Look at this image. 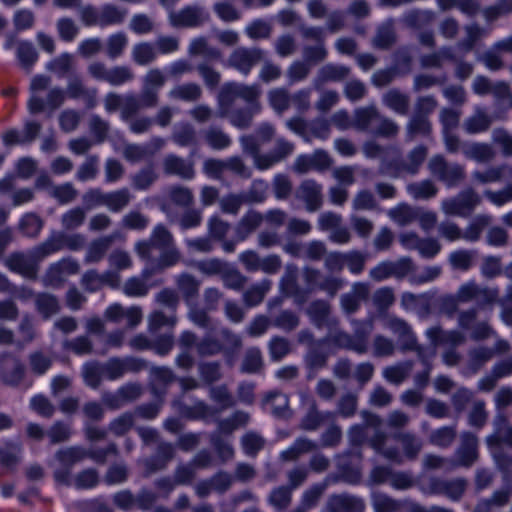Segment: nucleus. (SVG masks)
I'll return each instance as SVG.
<instances>
[{"mask_svg": "<svg viewBox=\"0 0 512 512\" xmlns=\"http://www.w3.org/2000/svg\"><path fill=\"white\" fill-rule=\"evenodd\" d=\"M116 453L115 445H110L107 451L104 450H86L80 446H69L59 449L51 462L54 478L62 484H69L73 466L89 457L96 462H104L107 453Z\"/></svg>", "mask_w": 512, "mask_h": 512, "instance_id": "nucleus-1", "label": "nucleus"}, {"mask_svg": "<svg viewBox=\"0 0 512 512\" xmlns=\"http://www.w3.org/2000/svg\"><path fill=\"white\" fill-rule=\"evenodd\" d=\"M240 142L243 151L252 156L254 166L261 171L272 168L294 151V144L282 137L277 138L274 149L266 154L260 153L259 145L253 136H243Z\"/></svg>", "mask_w": 512, "mask_h": 512, "instance_id": "nucleus-2", "label": "nucleus"}, {"mask_svg": "<svg viewBox=\"0 0 512 512\" xmlns=\"http://www.w3.org/2000/svg\"><path fill=\"white\" fill-rule=\"evenodd\" d=\"M362 416L365 422V427L360 425L353 426L349 431L350 442L355 445L362 443L366 435L365 428H373L375 430V435L370 440L372 448L387 459L400 463L401 456L397 449L384 447L386 435L378 431L382 423L381 419L378 416L368 412H363Z\"/></svg>", "mask_w": 512, "mask_h": 512, "instance_id": "nucleus-3", "label": "nucleus"}, {"mask_svg": "<svg viewBox=\"0 0 512 512\" xmlns=\"http://www.w3.org/2000/svg\"><path fill=\"white\" fill-rule=\"evenodd\" d=\"M260 94V87L256 84L226 83L218 96L221 116L228 115L231 105L237 98H241L248 103L250 105L249 108L254 109V112H259L261 110V105L258 101Z\"/></svg>", "mask_w": 512, "mask_h": 512, "instance_id": "nucleus-4", "label": "nucleus"}, {"mask_svg": "<svg viewBox=\"0 0 512 512\" xmlns=\"http://www.w3.org/2000/svg\"><path fill=\"white\" fill-rule=\"evenodd\" d=\"M481 203V197L472 188L461 191L457 196L443 199L440 209L446 216L468 217Z\"/></svg>", "mask_w": 512, "mask_h": 512, "instance_id": "nucleus-5", "label": "nucleus"}, {"mask_svg": "<svg viewBox=\"0 0 512 512\" xmlns=\"http://www.w3.org/2000/svg\"><path fill=\"white\" fill-rule=\"evenodd\" d=\"M426 336L432 344V348H420L418 355L425 365L436 354L438 345L458 346L465 342V334L458 330L443 331L440 327L434 326L426 330Z\"/></svg>", "mask_w": 512, "mask_h": 512, "instance_id": "nucleus-6", "label": "nucleus"}, {"mask_svg": "<svg viewBox=\"0 0 512 512\" xmlns=\"http://www.w3.org/2000/svg\"><path fill=\"white\" fill-rule=\"evenodd\" d=\"M428 168L430 173L448 188L457 186L465 177V170L462 165L450 164L441 155L432 157L429 160Z\"/></svg>", "mask_w": 512, "mask_h": 512, "instance_id": "nucleus-7", "label": "nucleus"}, {"mask_svg": "<svg viewBox=\"0 0 512 512\" xmlns=\"http://www.w3.org/2000/svg\"><path fill=\"white\" fill-rule=\"evenodd\" d=\"M426 155L427 151L424 147H416L409 154L407 163L401 165L397 162H387L383 160L379 171L382 175L389 176L391 178H399L403 173L414 175L418 172L419 167L426 158Z\"/></svg>", "mask_w": 512, "mask_h": 512, "instance_id": "nucleus-8", "label": "nucleus"}, {"mask_svg": "<svg viewBox=\"0 0 512 512\" xmlns=\"http://www.w3.org/2000/svg\"><path fill=\"white\" fill-rule=\"evenodd\" d=\"M460 303L477 301L479 304H489L496 301L498 290L494 288L481 287L474 281L463 283L456 292Z\"/></svg>", "mask_w": 512, "mask_h": 512, "instance_id": "nucleus-9", "label": "nucleus"}, {"mask_svg": "<svg viewBox=\"0 0 512 512\" xmlns=\"http://www.w3.org/2000/svg\"><path fill=\"white\" fill-rule=\"evenodd\" d=\"M265 57V51L260 48L248 49L240 47L235 49L228 59L229 66L247 75L252 67Z\"/></svg>", "mask_w": 512, "mask_h": 512, "instance_id": "nucleus-10", "label": "nucleus"}, {"mask_svg": "<svg viewBox=\"0 0 512 512\" xmlns=\"http://www.w3.org/2000/svg\"><path fill=\"white\" fill-rule=\"evenodd\" d=\"M172 243V235L162 225L154 228L150 241H141L136 243L135 250L142 259H149L154 249L164 250L169 248Z\"/></svg>", "mask_w": 512, "mask_h": 512, "instance_id": "nucleus-11", "label": "nucleus"}, {"mask_svg": "<svg viewBox=\"0 0 512 512\" xmlns=\"http://www.w3.org/2000/svg\"><path fill=\"white\" fill-rule=\"evenodd\" d=\"M80 266L73 258H63L48 268L45 275V283L49 286H60L67 277L79 272Z\"/></svg>", "mask_w": 512, "mask_h": 512, "instance_id": "nucleus-12", "label": "nucleus"}, {"mask_svg": "<svg viewBox=\"0 0 512 512\" xmlns=\"http://www.w3.org/2000/svg\"><path fill=\"white\" fill-rule=\"evenodd\" d=\"M372 330V324L369 323L364 334L352 337L345 332H330L327 341L340 347L353 350L359 354L367 352V335Z\"/></svg>", "mask_w": 512, "mask_h": 512, "instance_id": "nucleus-13", "label": "nucleus"}, {"mask_svg": "<svg viewBox=\"0 0 512 512\" xmlns=\"http://www.w3.org/2000/svg\"><path fill=\"white\" fill-rule=\"evenodd\" d=\"M81 284L90 292L97 291L104 285L115 288L120 284V275L115 271L98 273L96 270H89L83 274Z\"/></svg>", "mask_w": 512, "mask_h": 512, "instance_id": "nucleus-14", "label": "nucleus"}, {"mask_svg": "<svg viewBox=\"0 0 512 512\" xmlns=\"http://www.w3.org/2000/svg\"><path fill=\"white\" fill-rule=\"evenodd\" d=\"M158 410L159 409L157 406L150 405L147 407L139 408L135 414H130V413L123 414V415L119 416L118 418L114 419L110 423V426H109L110 431L118 436L123 435L126 432H128L134 425L136 415H140L141 417L151 419V418H154L158 414Z\"/></svg>", "mask_w": 512, "mask_h": 512, "instance_id": "nucleus-15", "label": "nucleus"}, {"mask_svg": "<svg viewBox=\"0 0 512 512\" xmlns=\"http://www.w3.org/2000/svg\"><path fill=\"white\" fill-rule=\"evenodd\" d=\"M154 274V269L145 267L140 276L130 277L123 285V293L129 297H144L149 292L150 288L157 285L156 283H149L151 276Z\"/></svg>", "mask_w": 512, "mask_h": 512, "instance_id": "nucleus-16", "label": "nucleus"}, {"mask_svg": "<svg viewBox=\"0 0 512 512\" xmlns=\"http://www.w3.org/2000/svg\"><path fill=\"white\" fill-rule=\"evenodd\" d=\"M477 312L475 309L463 311L458 316V325L464 330L471 331L473 339H484L492 334V329L486 322L476 323Z\"/></svg>", "mask_w": 512, "mask_h": 512, "instance_id": "nucleus-17", "label": "nucleus"}, {"mask_svg": "<svg viewBox=\"0 0 512 512\" xmlns=\"http://www.w3.org/2000/svg\"><path fill=\"white\" fill-rule=\"evenodd\" d=\"M203 10L196 6H187L178 12L169 13V21L174 27H195L204 21Z\"/></svg>", "mask_w": 512, "mask_h": 512, "instance_id": "nucleus-18", "label": "nucleus"}, {"mask_svg": "<svg viewBox=\"0 0 512 512\" xmlns=\"http://www.w3.org/2000/svg\"><path fill=\"white\" fill-rule=\"evenodd\" d=\"M50 84V78L44 75H36L30 82V97L28 100V111L31 114H37L45 110V102L41 97V92L44 91Z\"/></svg>", "mask_w": 512, "mask_h": 512, "instance_id": "nucleus-19", "label": "nucleus"}, {"mask_svg": "<svg viewBox=\"0 0 512 512\" xmlns=\"http://www.w3.org/2000/svg\"><path fill=\"white\" fill-rule=\"evenodd\" d=\"M297 196L305 203L309 212H314L322 206V187L313 180L304 181L297 192Z\"/></svg>", "mask_w": 512, "mask_h": 512, "instance_id": "nucleus-20", "label": "nucleus"}, {"mask_svg": "<svg viewBox=\"0 0 512 512\" xmlns=\"http://www.w3.org/2000/svg\"><path fill=\"white\" fill-rule=\"evenodd\" d=\"M369 290V285L366 283H354L351 291L341 297V307L343 311L349 314L356 312L360 307L361 301L367 299Z\"/></svg>", "mask_w": 512, "mask_h": 512, "instance_id": "nucleus-21", "label": "nucleus"}, {"mask_svg": "<svg viewBox=\"0 0 512 512\" xmlns=\"http://www.w3.org/2000/svg\"><path fill=\"white\" fill-rule=\"evenodd\" d=\"M328 508L331 512H363L365 504L356 496L342 494L331 496L328 500Z\"/></svg>", "mask_w": 512, "mask_h": 512, "instance_id": "nucleus-22", "label": "nucleus"}, {"mask_svg": "<svg viewBox=\"0 0 512 512\" xmlns=\"http://www.w3.org/2000/svg\"><path fill=\"white\" fill-rule=\"evenodd\" d=\"M477 459V439L469 433L462 435V444L455 454V463L459 466H470Z\"/></svg>", "mask_w": 512, "mask_h": 512, "instance_id": "nucleus-23", "label": "nucleus"}, {"mask_svg": "<svg viewBox=\"0 0 512 512\" xmlns=\"http://www.w3.org/2000/svg\"><path fill=\"white\" fill-rule=\"evenodd\" d=\"M117 237L118 235L114 233L92 241L85 254V263L90 264L101 261Z\"/></svg>", "mask_w": 512, "mask_h": 512, "instance_id": "nucleus-24", "label": "nucleus"}, {"mask_svg": "<svg viewBox=\"0 0 512 512\" xmlns=\"http://www.w3.org/2000/svg\"><path fill=\"white\" fill-rule=\"evenodd\" d=\"M138 369V363L133 358H112L104 366L103 371L110 380L122 377L129 371Z\"/></svg>", "mask_w": 512, "mask_h": 512, "instance_id": "nucleus-25", "label": "nucleus"}, {"mask_svg": "<svg viewBox=\"0 0 512 512\" xmlns=\"http://www.w3.org/2000/svg\"><path fill=\"white\" fill-rule=\"evenodd\" d=\"M164 172L177 175L184 179H191L194 176L193 165L175 155H168L163 161Z\"/></svg>", "mask_w": 512, "mask_h": 512, "instance_id": "nucleus-26", "label": "nucleus"}, {"mask_svg": "<svg viewBox=\"0 0 512 512\" xmlns=\"http://www.w3.org/2000/svg\"><path fill=\"white\" fill-rule=\"evenodd\" d=\"M157 57V49L151 42L143 41L136 43L131 49L132 60L140 66H146L154 62Z\"/></svg>", "mask_w": 512, "mask_h": 512, "instance_id": "nucleus-27", "label": "nucleus"}, {"mask_svg": "<svg viewBox=\"0 0 512 512\" xmlns=\"http://www.w3.org/2000/svg\"><path fill=\"white\" fill-rule=\"evenodd\" d=\"M388 217L399 226H407L415 221L417 208L401 202L387 211Z\"/></svg>", "mask_w": 512, "mask_h": 512, "instance_id": "nucleus-28", "label": "nucleus"}, {"mask_svg": "<svg viewBox=\"0 0 512 512\" xmlns=\"http://www.w3.org/2000/svg\"><path fill=\"white\" fill-rule=\"evenodd\" d=\"M61 250H63V245L60 232L54 231L43 243L34 248L32 256L36 260H42Z\"/></svg>", "mask_w": 512, "mask_h": 512, "instance_id": "nucleus-29", "label": "nucleus"}, {"mask_svg": "<svg viewBox=\"0 0 512 512\" xmlns=\"http://www.w3.org/2000/svg\"><path fill=\"white\" fill-rule=\"evenodd\" d=\"M406 191L415 200H428L437 195L438 188L431 180L426 179L409 183Z\"/></svg>", "mask_w": 512, "mask_h": 512, "instance_id": "nucleus-30", "label": "nucleus"}, {"mask_svg": "<svg viewBox=\"0 0 512 512\" xmlns=\"http://www.w3.org/2000/svg\"><path fill=\"white\" fill-rule=\"evenodd\" d=\"M388 327L403 340L406 349H417L419 351L421 347L416 346V338L405 321L399 318H391Z\"/></svg>", "mask_w": 512, "mask_h": 512, "instance_id": "nucleus-31", "label": "nucleus"}, {"mask_svg": "<svg viewBox=\"0 0 512 512\" xmlns=\"http://www.w3.org/2000/svg\"><path fill=\"white\" fill-rule=\"evenodd\" d=\"M127 10L113 4H105L100 9V27L115 26L123 23Z\"/></svg>", "mask_w": 512, "mask_h": 512, "instance_id": "nucleus-32", "label": "nucleus"}, {"mask_svg": "<svg viewBox=\"0 0 512 512\" xmlns=\"http://www.w3.org/2000/svg\"><path fill=\"white\" fill-rule=\"evenodd\" d=\"M289 400L285 394L274 392L269 394L264 400V405L276 417H288L290 411L288 409Z\"/></svg>", "mask_w": 512, "mask_h": 512, "instance_id": "nucleus-33", "label": "nucleus"}, {"mask_svg": "<svg viewBox=\"0 0 512 512\" xmlns=\"http://www.w3.org/2000/svg\"><path fill=\"white\" fill-rule=\"evenodd\" d=\"M349 74V68L343 65L327 64L323 66L315 80V87L319 88L323 83L327 81H340L347 77Z\"/></svg>", "mask_w": 512, "mask_h": 512, "instance_id": "nucleus-34", "label": "nucleus"}, {"mask_svg": "<svg viewBox=\"0 0 512 512\" xmlns=\"http://www.w3.org/2000/svg\"><path fill=\"white\" fill-rule=\"evenodd\" d=\"M329 311L328 303L325 301H315L310 305L307 313L316 326L322 327L326 324L334 325L337 323L336 320L330 319Z\"/></svg>", "mask_w": 512, "mask_h": 512, "instance_id": "nucleus-35", "label": "nucleus"}, {"mask_svg": "<svg viewBox=\"0 0 512 512\" xmlns=\"http://www.w3.org/2000/svg\"><path fill=\"white\" fill-rule=\"evenodd\" d=\"M463 154L477 162H487L494 158L492 147L484 143H471L462 147Z\"/></svg>", "mask_w": 512, "mask_h": 512, "instance_id": "nucleus-36", "label": "nucleus"}, {"mask_svg": "<svg viewBox=\"0 0 512 512\" xmlns=\"http://www.w3.org/2000/svg\"><path fill=\"white\" fill-rule=\"evenodd\" d=\"M202 94L201 88L195 83H185L174 86L169 91V97L175 100L195 101L200 98Z\"/></svg>", "mask_w": 512, "mask_h": 512, "instance_id": "nucleus-37", "label": "nucleus"}, {"mask_svg": "<svg viewBox=\"0 0 512 512\" xmlns=\"http://www.w3.org/2000/svg\"><path fill=\"white\" fill-rule=\"evenodd\" d=\"M491 222V216L477 215L462 232V239L468 242H476L480 239L482 231Z\"/></svg>", "mask_w": 512, "mask_h": 512, "instance_id": "nucleus-38", "label": "nucleus"}, {"mask_svg": "<svg viewBox=\"0 0 512 512\" xmlns=\"http://www.w3.org/2000/svg\"><path fill=\"white\" fill-rule=\"evenodd\" d=\"M316 448V444L306 438L297 439L290 447L283 450L280 454L281 458L286 461H293L302 454L309 453Z\"/></svg>", "mask_w": 512, "mask_h": 512, "instance_id": "nucleus-39", "label": "nucleus"}, {"mask_svg": "<svg viewBox=\"0 0 512 512\" xmlns=\"http://www.w3.org/2000/svg\"><path fill=\"white\" fill-rule=\"evenodd\" d=\"M128 45V37L123 32L111 34L105 43L106 54L110 59H117L124 53Z\"/></svg>", "mask_w": 512, "mask_h": 512, "instance_id": "nucleus-40", "label": "nucleus"}, {"mask_svg": "<svg viewBox=\"0 0 512 512\" xmlns=\"http://www.w3.org/2000/svg\"><path fill=\"white\" fill-rule=\"evenodd\" d=\"M383 103L394 112L405 115L409 107V98L398 90H389L383 96Z\"/></svg>", "mask_w": 512, "mask_h": 512, "instance_id": "nucleus-41", "label": "nucleus"}, {"mask_svg": "<svg viewBox=\"0 0 512 512\" xmlns=\"http://www.w3.org/2000/svg\"><path fill=\"white\" fill-rule=\"evenodd\" d=\"M263 217L257 212L247 213L236 228L237 241L245 240L262 222Z\"/></svg>", "mask_w": 512, "mask_h": 512, "instance_id": "nucleus-42", "label": "nucleus"}, {"mask_svg": "<svg viewBox=\"0 0 512 512\" xmlns=\"http://www.w3.org/2000/svg\"><path fill=\"white\" fill-rule=\"evenodd\" d=\"M7 267L26 277H34L36 274L35 267L30 259L24 254H14L6 261Z\"/></svg>", "mask_w": 512, "mask_h": 512, "instance_id": "nucleus-43", "label": "nucleus"}, {"mask_svg": "<svg viewBox=\"0 0 512 512\" xmlns=\"http://www.w3.org/2000/svg\"><path fill=\"white\" fill-rule=\"evenodd\" d=\"M131 200V194L128 189L123 188L107 193L105 207L111 212H120Z\"/></svg>", "mask_w": 512, "mask_h": 512, "instance_id": "nucleus-44", "label": "nucleus"}, {"mask_svg": "<svg viewBox=\"0 0 512 512\" xmlns=\"http://www.w3.org/2000/svg\"><path fill=\"white\" fill-rule=\"evenodd\" d=\"M491 125V119L480 109L463 123L465 131L469 134H477L486 131Z\"/></svg>", "mask_w": 512, "mask_h": 512, "instance_id": "nucleus-45", "label": "nucleus"}, {"mask_svg": "<svg viewBox=\"0 0 512 512\" xmlns=\"http://www.w3.org/2000/svg\"><path fill=\"white\" fill-rule=\"evenodd\" d=\"M327 488L326 483L315 484L308 489H306L301 496V503L299 508L304 509L305 512L314 508L324 491Z\"/></svg>", "mask_w": 512, "mask_h": 512, "instance_id": "nucleus-46", "label": "nucleus"}, {"mask_svg": "<svg viewBox=\"0 0 512 512\" xmlns=\"http://www.w3.org/2000/svg\"><path fill=\"white\" fill-rule=\"evenodd\" d=\"M508 171L510 170L506 166L491 167L484 172L474 171L472 178L475 182L480 184L494 183L506 177Z\"/></svg>", "mask_w": 512, "mask_h": 512, "instance_id": "nucleus-47", "label": "nucleus"}, {"mask_svg": "<svg viewBox=\"0 0 512 512\" xmlns=\"http://www.w3.org/2000/svg\"><path fill=\"white\" fill-rule=\"evenodd\" d=\"M411 370L412 365L410 363H401L384 368L382 375L388 382L399 385L408 377Z\"/></svg>", "mask_w": 512, "mask_h": 512, "instance_id": "nucleus-48", "label": "nucleus"}, {"mask_svg": "<svg viewBox=\"0 0 512 512\" xmlns=\"http://www.w3.org/2000/svg\"><path fill=\"white\" fill-rule=\"evenodd\" d=\"M271 288V281L264 280L261 283L249 288L243 296L244 302L248 307H253L262 302L266 293Z\"/></svg>", "mask_w": 512, "mask_h": 512, "instance_id": "nucleus-49", "label": "nucleus"}, {"mask_svg": "<svg viewBox=\"0 0 512 512\" xmlns=\"http://www.w3.org/2000/svg\"><path fill=\"white\" fill-rule=\"evenodd\" d=\"M292 491L289 487H277L269 494L268 503L277 510H284L292 501Z\"/></svg>", "mask_w": 512, "mask_h": 512, "instance_id": "nucleus-50", "label": "nucleus"}, {"mask_svg": "<svg viewBox=\"0 0 512 512\" xmlns=\"http://www.w3.org/2000/svg\"><path fill=\"white\" fill-rule=\"evenodd\" d=\"M267 97L270 106L279 114L287 110L290 105V95L284 88L271 89L268 92Z\"/></svg>", "mask_w": 512, "mask_h": 512, "instance_id": "nucleus-51", "label": "nucleus"}, {"mask_svg": "<svg viewBox=\"0 0 512 512\" xmlns=\"http://www.w3.org/2000/svg\"><path fill=\"white\" fill-rule=\"evenodd\" d=\"M135 75L128 66L117 65L110 67L107 83L112 86H121L133 81Z\"/></svg>", "mask_w": 512, "mask_h": 512, "instance_id": "nucleus-52", "label": "nucleus"}, {"mask_svg": "<svg viewBox=\"0 0 512 512\" xmlns=\"http://www.w3.org/2000/svg\"><path fill=\"white\" fill-rule=\"evenodd\" d=\"M86 219V211L75 207L65 212L61 217V224L66 230H74L83 225Z\"/></svg>", "mask_w": 512, "mask_h": 512, "instance_id": "nucleus-53", "label": "nucleus"}, {"mask_svg": "<svg viewBox=\"0 0 512 512\" xmlns=\"http://www.w3.org/2000/svg\"><path fill=\"white\" fill-rule=\"evenodd\" d=\"M400 441L404 455L408 459H414L422 448V443L411 433H400L395 436Z\"/></svg>", "mask_w": 512, "mask_h": 512, "instance_id": "nucleus-54", "label": "nucleus"}, {"mask_svg": "<svg viewBox=\"0 0 512 512\" xmlns=\"http://www.w3.org/2000/svg\"><path fill=\"white\" fill-rule=\"evenodd\" d=\"M98 484V474L93 469H86L78 473L74 478L70 477L68 485L77 489H92Z\"/></svg>", "mask_w": 512, "mask_h": 512, "instance_id": "nucleus-55", "label": "nucleus"}, {"mask_svg": "<svg viewBox=\"0 0 512 512\" xmlns=\"http://www.w3.org/2000/svg\"><path fill=\"white\" fill-rule=\"evenodd\" d=\"M17 57L24 69L30 71L31 67L38 60V53L30 42H21L17 48Z\"/></svg>", "mask_w": 512, "mask_h": 512, "instance_id": "nucleus-56", "label": "nucleus"}, {"mask_svg": "<svg viewBox=\"0 0 512 512\" xmlns=\"http://www.w3.org/2000/svg\"><path fill=\"white\" fill-rule=\"evenodd\" d=\"M372 505L375 512H398L404 507L382 493H373Z\"/></svg>", "mask_w": 512, "mask_h": 512, "instance_id": "nucleus-57", "label": "nucleus"}, {"mask_svg": "<svg viewBox=\"0 0 512 512\" xmlns=\"http://www.w3.org/2000/svg\"><path fill=\"white\" fill-rule=\"evenodd\" d=\"M74 58L70 53H63L58 57L52 59L47 63V70L59 75L63 76L67 72H69L73 66Z\"/></svg>", "mask_w": 512, "mask_h": 512, "instance_id": "nucleus-58", "label": "nucleus"}, {"mask_svg": "<svg viewBox=\"0 0 512 512\" xmlns=\"http://www.w3.org/2000/svg\"><path fill=\"white\" fill-rule=\"evenodd\" d=\"M249 416L244 412H236L231 418L223 420L219 423L218 431L214 435L220 437L221 434H230L238 427L248 422Z\"/></svg>", "mask_w": 512, "mask_h": 512, "instance_id": "nucleus-59", "label": "nucleus"}, {"mask_svg": "<svg viewBox=\"0 0 512 512\" xmlns=\"http://www.w3.org/2000/svg\"><path fill=\"white\" fill-rule=\"evenodd\" d=\"M378 117V111L374 106L359 108L355 111L354 126L360 130H367L371 122Z\"/></svg>", "mask_w": 512, "mask_h": 512, "instance_id": "nucleus-60", "label": "nucleus"}, {"mask_svg": "<svg viewBox=\"0 0 512 512\" xmlns=\"http://www.w3.org/2000/svg\"><path fill=\"white\" fill-rule=\"evenodd\" d=\"M42 220L33 213L25 214L20 221V228L22 232L30 237L37 236L42 230Z\"/></svg>", "mask_w": 512, "mask_h": 512, "instance_id": "nucleus-61", "label": "nucleus"}, {"mask_svg": "<svg viewBox=\"0 0 512 512\" xmlns=\"http://www.w3.org/2000/svg\"><path fill=\"white\" fill-rule=\"evenodd\" d=\"M271 31L270 24L260 19L252 21L245 28V33L253 40L266 39L270 36Z\"/></svg>", "mask_w": 512, "mask_h": 512, "instance_id": "nucleus-62", "label": "nucleus"}, {"mask_svg": "<svg viewBox=\"0 0 512 512\" xmlns=\"http://www.w3.org/2000/svg\"><path fill=\"white\" fill-rule=\"evenodd\" d=\"M456 431L453 427H441L430 435V442L439 447H448L455 439Z\"/></svg>", "mask_w": 512, "mask_h": 512, "instance_id": "nucleus-63", "label": "nucleus"}, {"mask_svg": "<svg viewBox=\"0 0 512 512\" xmlns=\"http://www.w3.org/2000/svg\"><path fill=\"white\" fill-rule=\"evenodd\" d=\"M121 224L124 228L139 231L144 230L148 226L149 219L138 211H131L124 215Z\"/></svg>", "mask_w": 512, "mask_h": 512, "instance_id": "nucleus-64", "label": "nucleus"}]
</instances>
